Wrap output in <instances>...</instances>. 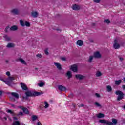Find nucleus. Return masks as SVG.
Returning a JSON list of instances; mask_svg holds the SVG:
<instances>
[{"label":"nucleus","instance_id":"nucleus-1","mask_svg":"<svg viewBox=\"0 0 125 125\" xmlns=\"http://www.w3.org/2000/svg\"><path fill=\"white\" fill-rule=\"evenodd\" d=\"M15 78L14 77H9L8 78L5 80L2 78V77L0 76V80L4 82L7 85H9V86H11V83H12V81H14Z\"/></svg>","mask_w":125,"mask_h":125},{"label":"nucleus","instance_id":"nucleus-2","mask_svg":"<svg viewBox=\"0 0 125 125\" xmlns=\"http://www.w3.org/2000/svg\"><path fill=\"white\" fill-rule=\"evenodd\" d=\"M112 122L105 120H100L99 121V123L102 124H106L107 125H117V124H118V120H117L116 119H112Z\"/></svg>","mask_w":125,"mask_h":125},{"label":"nucleus","instance_id":"nucleus-3","mask_svg":"<svg viewBox=\"0 0 125 125\" xmlns=\"http://www.w3.org/2000/svg\"><path fill=\"white\" fill-rule=\"evenodd\" d=\"M115 94L116 95H118L117 97V101H120V100H122L124 98V96L125 95V94L123 93L121 91L118 90L115 92Z\"/></svg>","mask_w":125,"mask_h":125},{"label":"nucleus","instance_id":"nucleus-4","mask_svg":"<svg viewBox=\"0 0 125 125\" xmlns=\"http://www.w3.org/2000/svg\"><path fill=\"white\" fill-rule=\"evenodd\" d=\"M25 94L27 97H31V96H39V95H41V93L39 92H32L31 91H28L25 93Z\"/></svg>","mask_w":125,"mask_h":125},{"label":"nucleus","instance_id":"nucleus-5","mask_svg":"<svg viewBox=\"0 0 125 125\" xmlns=\"http://www.w3.org/2000/svg\"><path fill=\"white\" fill-rule=\"evenodd\" d=\"M118 39H115L114 43L113 44V47L115 49H119L120 48V44L118 43Z\"/></svg>","mask_w":125,"mask_h":125},{"label":"nucleus","instance_id":"nucleus-6","mask_svg":"<svg viewBox=\"0 0 125 125\" xmlns=\"http://www.w3.org/2000/svg\"><path fill=\"white\" fill-rule=\"evenodd\" d=\"M94 57L95 58H97L98 59H99V58H100L101 57V54L98 52V51H97V52H95L94 53Z\"/></svg>","mask_w":125,"mask_h":125},{"label":"nucleus","instance_id":"nucleus-7","mask_svg":"<svg viewBox=\"0 0 125 125\" xmlns=\"http://www.w3.org/2000/svg\"><path fill=\"white\" fill-rule=\"evenodd\" d=\"M70 69H71L73 72H78V66L76 64L72 65L70 66Z\"/></svg>","mask_w":125,"mask_h":125},{"label":"nucleus","instance_id":"nucleus-8","mask_svg":"<svg viewBox=\"0 0 125 125\" xmlns=\"http://www.w3.org/2000/svg\"><path fill=\"white\" fill-rule=\"evenodd\" d=\"M18 108L22 110L25 114H29V111L27 108L21 106H18Z\"/></svg>","mask_w":125,"mask_h":125},{"label":"nucleus","instance_id":"nucleus-9","mask_svg":"<svg viewBox=\"0 0 125 125\" xmlns=\"http://www.w3.org/2000/svg\"><path fill=\"white\" fill-rule=\"evenodd\" d=\"M11 12L14 15H18L19 14V11L17 9H13L11 10Z\"/></svg>","mask_w":125,"mask_h":125},{"label":"nucleus","instance_id":"nucleus-10","mask_svg":"<svg viewBox=\"0 0 125 125\" xmlns=\"http://www.w3.org/2000/svg\"><path fill=\"white\" fill-rule=\"evenodd\" d=\"M31 16H32V17L36 18L39 15V13H38V12L33 11L31 13Z\"/></svg>","mask_w":125,"mask_h":125},{"label":"nucleus","instance_id":"nucleus-11","mask_svg":"<svg viewBox=\"0 0 125 125\" xmlns=\"http://www.w3.org/2000/svg\"><path fill=\"white\" fill-rule=\"evenodd\" d=\"M58 87L59 90H60V91H65L66 90V87H64V86L59 85Z\"/></svg>","mask_w":125,"mask_h":125},{"label":"nucleus","instance_id":"nucleus-12","mask_svg":"<svg viewBox=\"0 0 125 125\" xmlns=\"http://www.w3.org/2000/svg\"><path fill=\"white\" fill-rule=\"evenodd\" d=\"M73 10H80L81 7L78 5H74L72 7Z\"/></svg>","mask_w":125,"mask_h":125},{"label":"nucleus","instance_id":"nucleus-13","mask_svg":"<svg viewBox=\"0 0 125 125\" xmlns=\"http://www.w3.org/2000/svg\"><path fill=\"white\" fill-rule=\"evenodd\" d=\"M10 31H17L18 30V27L16 25H13L11 26L10 28Z\"/></svg>","mask_w":125,"mask_h":125},{"label":"nucleus","instance_id":"nucleus-14","mask_svg":"<svg viewBox=\"0 0 125 125\" xmlns=\"http://www.w3.org/2000/svg\"><path fill=\"white\" fill-rule=\"evenodd\" d=\"M21 88L23 90H27L28 89V88L27 87V85L25 84V83H21Z\"/></svg>","mask_w":125,"mask_h":125},{"label":"nucleus","instance_id":"nucleus-15","mask_svg":"<svg viewBox=\"0 0 125 125\" xmlns=\"http://www.w3.org/2000/svg\"><path fill=\"white\" fill-rule=\"evenodd\" d=\"M76 78L79 80H83L84 76L82 75L81 74H77L76 75Z\"/></svg>","mask_w":125,"mask_h":125},{"label":"nucleus","instance_id":"nucleus-16","mask_svg":"<svg viewBox=\"0 0 125 125\" xmlns=\"http://www.w3.org/2000/svg\"><path fill=\"white\" fill-rule=\"evenodd\" d=\"M54 65L56 66V67L58 69V70H61V64L58 62H54Z\"/></svg>","mask_w":125,"mask_h":125},{"label":"nucleus","instance_id":"nucleus-17","mask_svg":"<svg viewBox=\"0 0 125 125\" xmlns=\"http://www.w3.org/2000/svg\"><path fill=\"white\" fill-rule=\"evenodd\" d=\"M66 76L68 77V79H70L72 77H73V75L72 74L71 71H68L66 73Z\"/></svg>","mask_w":125,"mask_h":125},{"label":"nucleus","instance_id":"nucleus-18","mask_svg":"<svg viewBox=\"0 0 125 125\" xmlns=\"http://www.w3.org/2000/svg\"><path fill=\"white\" fill-rule=\"evenodd\" d=\"M77 45H79V46H82L83 44V42L82 40H78L77 42Z\"/></svg>","mask_w":125,"mask_h":125},{"label":"nucleus","instance_id":"nucleus-19","mask_svg":"<svg viewBox=\"0 0 125 125\" xmlns=\"http://www.w3.org/2000/svg\"><path fill=\"white\" fill-rule=\"evenodd\" d=\"M11 95L13 96L14 97H15L17 99H18L19 98V94H18L17 93L12 92L11 93Z\"/></svg>","mask_w":125,"mask_h":125},{"label":"nucleus","instance_id":"nucleus-20","mask_svg":"<svg viewBox=\"0 0 125 125\" xmlns=\"http://www.w3.org/2000/svg\"><path fill=\"white\" fill-rule=\"evenodd\" d=\"M25 22H26V21L23 20H20V24L22 27H25Z\"/></svg>","mask_w":125,"mask_h":125},{"label":"nucleus","instance_id":"nucleus-21","mask_svg":"<svg viewBox=\"0 0 125 125\" xmlns=\"http://www.w3.org/2000/svg\"><path fill=\"white\" fill-rule=\"evenodd\" d=\"M19 61L20 62H21V64H23V65H27V62H26V61L23 60V59L20 58L19 59Z\"/></svg>","mask_w":125,"mask_h":125},{"label":"nucleus","instance_id":"nucleus-22","mask_svg":"<svg viewBox=\"0 0 125 125\" xmlns=\"http://www.w3.org/2000/svg\"><path fill=\"white\" fill-rule=\"evenodd\" d=\"M44 84H45V83L42 81H40V83H38V85L40 87H42Z\"/></svg>","mask_w":125,"mask_h":125},{"label":"nucleus","instance_id":"nucleus-23","mask_svg":"<svg viewBox=\"0 0 125 125\" xmlns=\"http://www.w3.org/2000/svg\"><path fill=\"white\" fill-rule=\"evenodd\" d=\"M97 118H99V119H100L101 118H104L105 117V115L102 113H99L97 115Z\"/></svg>","mask_w":125,"mask_h":125},{"label":"nucleus","instance_id":"nucleus-24","mask_svg":"<svg viewBox=\"0 0 125 125\" xmlns=\"http://www.w3.org/2000/svg\"><path fill=\"white\" fill-rule=\"evenodd\" d=\"M15 46V45H14V44L9 43L7 45V47H8V48H10L12 47H14Z\"/></svg>","mask_w":125,"mask_h":125},{"label":"nucleus","instance_id":"nucleus-25","mask_svg":"<svg viewBox=\"0 0 125 125\" xmlns=\"http://www.w3.org/2000/svg\"><path fill=\"white\" fill-rule=\"evenodd\" d=\"M94 57V56H90L89 57L88 62H89V63H91V62H92V60H93Z\"/></svg>","mask_w":125,"mask_h":125},{"label":"nucleus","instance_id":"nucleus-26","mask_svg":"<svg viewBox=\"0 0 125 125\" xmlns=\"http://www.w3.org/2000/svg\"><path fill=\"white\" fill-rule=\"evenodd\" d=\"M121 83H122V80H121L115 81V84H116V85H119V84H121Z\"/></svg>","mask_w":125,"mask_h":125},{"label":"nucleus","instance_id":"nucleus-27","mask_svg":"<svg viewBox=\"0 0 125 125\" xmlns=\"http://www.w3.org/2000/svg\"><path fill=\"white\" fill-rule=\"evenodd\" d=\"M106 88L108 92H111V91H112V87H111V86H107Z\"/></svg>","mask_w":125,"mask_h":125},{"label":"nucleus","instance_id":"nucleus-28","mask_svg":"<svg viewBox=\"0 0 125 125\" xmlns=\"http://www.w3.org/2000/svg\"><path fill=\"white\" fill-rule=\"evenodd\" d=\"M102 76V74L100 71H97L96 73V77H101Z\"/></svg>","mask_w":125,"mask_h":125},{"label":"nucleus","instance_id":"nucleus-29","mask_svg":"<svg viewBox=\"0 0 125 125\" xmlns=\"http://www.w3.org/2000/svg\"><path fill=\"white\" fill-rule=\"evenodd\" d=\"M44 104H45V109H47V108H48V107H49V104H48V103H47V102H44Z\"/></svg>","mask_w":125,"mask_h":125},{"label":"nucleus","instance_id":"nucleus-30","mask_svg":"<svg viewBox=\"0 0 125 125\" xmlns=\"http://www.w3.org/2000/svg\"><path fill=\"white\" fill-rule=\"evenodd\" d=\"M4 37L6 41H10V37L7 36V35H5Z\"/></svg>","mask_w":125,"mask_h":125},{"label":"nucleus","instance_id":"nucleus-31","mask_svg":"<svg viewBox=\"0 0 125 125\" xmlns=\"http://www.w3.org/2000/svg\"><path fill=\"white\" fill-rule=\"evenodd\" d=\"M13 125H20V123L19 121H15L13 123Z\"/></svg>","mask_w":125,"mask_h":125},{"label":"nucleus","instance_id":"nucleus-32","mask_svg":"<svg viewBox=\"0 0 125 125\" xmlns=\"http://www.w3.org/2000/svg\"><path fill=\"white\" fill-rule=\"evenodd\" d=\"M24 23H25L24 24L25 26H26V27H30V24L28 22H27V21H25Z\"/></svg>","mask_w":125,"mask_h":125},{"label":"nucleus","instance_id":"nucleus-33","mask_svg":"<svg viewBox=\"0 0 125 125\" xmlns=\"http://www.w3.org/2000/svg\"><path fill=\"white\" fill-rule=\"evenodd\" d=\"M32 118L33 121H36V120H37V119H38V116H36V115H33V116H32Z\"/></svg>","mask_w":125,"mask_h":125},{"label":"nucleus","instance_id":"nucleus-34","mask_svg":"<svg viewBox=\"0 0 125 125\" xmlns=\"http://www.w3.org/2000/svg\"><path fill=\"white\" fill-rule=\"evenodd\" d=\"M104 23H106V24H110V23H111V21H110L109 19H106L104 20Z\"/></svg>","mask_w":125,"mask_h":125},{"label":"nucleus","instance_id":"nucleus-35","mask_svg":"<svg viewBox=\"0 0 125 125\" xmlns=\"http://www.w3.org/2000/svg\"><path fill=\"white\" fill-rule=\"evenodd\" d=\"M7 113H9L10 114H11L12 115H13V111H11L10 109H8L6 110Z\"/></svg>","mask_w":125,"mask_h":125},{"label":"nucleus","instance_id":"nucleus-36","mask_svg":"<svg viewBox=\"0 0 125 125\" xmlns=\"http://www.w3.org/2000/svg\"><path fill=\"white\" fill-rule=\"evenodd\" d=\"M95 105L97 106V107H101V105H100V104H99V103L95 102Z\"/></svg>","mask_w":125,"mask_h":125},{"label":"nucleus","instance_id":"nucleus-37","mask_svg":"<svg viewBox=\"0 0 125 125\" xmlns=\"http://www.w3.org/2000/svg\"><path fill=\"white\" fill-rule=\"evenodd\" d=\"M44 52H45V54H46V55H48V54H49V53H48V51L47 50V49H46L44 50Z\"/></svg>","mask_w":125,"mask_h":125},{"label":"nucleus","instance_id":"nucleus-38","mask_svg":"<svg viewBox=\"0 0 125 125\" xmlns=\"http://www.w3.org/2000/svg\"><path fill=\"white\" fill-rule=\"evenodd\" d=\"M93 1L96 3H99L100 2V0H93Z\"/></svg>","mask_w":125,"mask_h":125},{"label":"nucleus","instance_id":"nucleus-39","mask_svg":"<svg viewBox=\"0 0 125 125\" xmlns=\"http://www.w3.org/2000/svg\"><path fill=\"white\" fill-rule=\"evenodd\" d=\"M37 57H39V58H42V56L41 54H38L37 55H36Z\"/></svg>","mask_w":125,"mask_h":125},{"label":"nucleus","instance_id":"nucleus-40","mask_svg":"<svg viewBox=\"0 0 125 125\" xmlns=\"http://www.w3.org/2000/svg\"><path fill=\"white\" fill-rule=\"evenodd\" d=\"M95 95L96 96V97H98V98L100 97V95L97 93H96L95 94Z\"/></svg>","mask_w":125,"mask_h":125},{"label":"nucleus","instance_id":"nucleus-41","mask_svg":"<svg viewBox=\"0 0 125 125\" xmlns=\"http://www.w3.org/2000/svg\"><path fill=\"white\" fill-rule=\"evenodd\" d=\"M6 75L7 76H8V77H9V76H10V72L9 71H7L6 72Z\"/></svg>","mask_w":125,"mask_h":125},{"label":"nucleus","instance_id":"nucleus-42","mask_svg":"<svg viewBox=\"0 0 125 125\" xmlns=\"http://www.w3.org/2000/svg\"><path fill=\"white\" fill-rule=\"evenodd\" d=\"M61 60H62V61H66V58L65 57L61 58Z\"/></svg>","mask_w":125,"mask_h":125},{"label":"nucleus","instance_id":"nucleus-43","mask_svg":"<svg viewBox=\"0 0 125 125\" xmlns=\"http://www.w3.org/2000/svg\"><path fill=\"white\" fill-rule=\"evenodd\" d=\"M19 115H20L21 116H24V113H23V112H19Z\"/></svg>","mask_w":125,"mask_h":125},{"label":"nucleus","instance_id":"nucleus-44","mask_svg":"<svg viewBox=\"0 0 125 125\" xmlns=\"http://www.w3.org/2000/svg\"><path fill=\"white\" fill-rule=\"evenodd\" d=\"M8 29H9V27H7L5 29V31L6 32V33L7 32V30H8Z\"/></svg>","mask_w":125,"mask_h":125},{"label":"nucleus","instance_id":"nucleus-45","mask_svg":"<svg viewBox=\"0 0 125 125\" xmlns=\"http://www.w3.org/2000/svg\"><path fill=\"white\" fill-rule=\"evenodd\" d=\"M37 125H42V123H41V122H38L37 123Z\"/></svg>","mask_w":125,"mask_h":125},{"label":"nucleus","instance_id":"nucleus-46","mask_svg":"<svg viewBox=\"0 0 125 125\" xmlns=\"http://www.w3.org/2000/svg\"><path fill=\"white\" fill-rule=\"evenodd\" d=\"M83 106H84V105H83V104H80V105L79 106V107H83Z\"/></svg>","mask_w":125,"mask_h":125},{"label":"nucleus","instance_id":"nucleus-47","mask_svg":"<svg viewBox=\"0 0 125 125\" xmlns=\"http://www.w3.org/2000/svg\"><path fill=\"white\" fill-rule=\"evenodd\" d=\"M122 87H123V90H125V85H123V86H122Z\"/></svg>","mask_w":125,"mask_h":125},{"label":"nucleus","instance_id":"nucleus-48","mask_svg":"<svg viewBox=\"0 0 125 125\" xmlns=\"http://www.w3.org/2000/svg\"><path fill=\"white\" fill-rule=\"evenodd\" d=\"M119 59L120 60H121V61H123L124 60V59L123 58H120Z\"/></svg>","mask_w":125,"mask_h":125},{"label":"nucleus","instance_id":"nucleus-49","mask_svg":"<svg viewBox=\"0 0 125 125\" xmlns=\"http://www.w3.org/2000/svg\"><path fill=\"white\" fill-rule=\"evenodd\" d=\"M3 119L4 120H5V121H6L7 120V118H6V117H4Z\"/></svg>","mask_w":125,"mask_h":125},{"label":"nucleus","instance_id":"nucleus-50","mask_svg":"<svg viewBox=\"0 0 125 125\" xmlns=\"http://www.w3.org/2000/svg\"><path fill=\"white\" fill-rule=\"evenodd\" d=\"M10 105L12 107H14V105L13 104H11Z\"/></svg>","mask_w":125,"mask_h":125},{"label":"nucleus","instance_id":"nucleus-51","mask_svg":"<svg viewBox=\"0 0 125 125\" xmlns=\"http://www.w3.org/2000/svg\"><path fill=\"white\" fill-rule=\"evenodd\" d=\"M0 113H2V114H4V112H2L1 110L0 109Z\"/></svg>","mask_w":125,"mask_h":125},{"label":"nucleus","instance_id":"nucleus-52","mask_svg":"<svg viewBox=\"0 0 125 125\" xmlns=\"http://www.w3.org/2000/svg\"><path fill=\"white\" fill-rule=\"evenodd\" d=\"M2 94V91H0V95H1Z\"/></svg>","mask_w":125,"mask_h":125},{"label":"nucleus","instance_id":"nucleus-53","mask_svg":"<svg viewBox=\"0 0 125 125\" xmlns=\"http://www.w3.org/2000/svg\"><path fill=\"white\" fill-rule=\"evenodd\" d=\"M14 120H17V118H16V117H14Z\"/></svg>","mask_w":125,"mask_h":125},{"label":"nucleus","instance_id":"nucleus-54","mask_svg":"<svg viewBox=\"0 0 125 125\" xmlns=\"http://www.w3.org/2000/svg\"><path fill=\"white\" fill-rule=\"evenodd\" d=\"M124 81L125 82V77L124 78Z\"/></svg>","mask_w":125,"mask_h":125},{"label":"nucleus","instance_id":"nucleus-55","mask_svg":"<svg viewBox=\"0 0 125 125\" xmlns=\"http://www.w3.org/2000/svg\"><path fill=\"white\" fill-rule=\"evenodd\" d=\"M124 109H125V105H124Z\"/></svg>","mask_w":125,"mask_h":125},{"label":"nucleus","instance_id":"nucleus-56","mask_svg":"<svg viewBox=\"0 0 125 125\" xmlns=\"http://www.w3.org/2000/svg\"><path fill=\"white\" fill-rule=\"evenodd\" d=\"M13 101H15V99H14V100H13Z\"/></svg>","mask_w":125,"mask_h":125},{"label":"nucleus","instance_id":"nucleus-57","mask_svg":"<svg viewBox=\"0 0 125 125\" xmlns=\"http://www.w3.org/2000/svg\"><path fill=\"white\" fill-rule=\"evenodd\" d=\"M22 125H25V124H23Z\"/></svg>","mask_w":125,"mask_h":125}]
</instances>
